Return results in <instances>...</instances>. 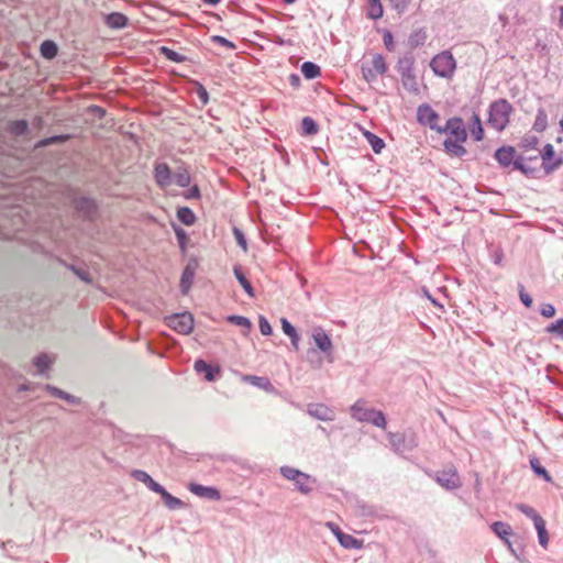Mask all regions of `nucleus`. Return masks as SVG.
Segmentation results:
<instances>
[{
    "label": "nucleus",
    "instance_id": "1",
    "mask_svg": "<svg viewBox=\"0 0 563 563\" xmlns=\"http://www.w3.org/2000/svg\"><path fill=\"white\" fill-rule=\"evenodd\" d=\"M442 133L446 134L443 146L448 154L461 157L466 153L464 143L466 142L467 133L462 119H449L445 126L442 128Z\"/></svg>",
    "mask_w": 563,
    "mask_h": 563
},
{
    "label": "nucleus",
    "instance_id": "2",
    "mask_svg": "<svg viewBox=\"0 0 563 563\" xmlns=\"http://www.w3.org/2000/svg\"><path fill=\"white\" fill-rule=\"evenodd\" d=\"M512 106L506 99H499L490 104L488 124L496 131H503L510 121Z\"/></svg>",
    "mask_w": 563,
    "mask_h": 563
},
{
    "label": "nucleus",
    "instance_id": "3",
    "mask_svg": "<svg viewBox=\"0 0 563 563\" xmlns=\"http://www.w3.org/2000/svg\"><path fill=\"white\" fill-rule=\"evenodd\" d=\"M426 474L446 490H455L462 486L461 477L454 465L435 472L427 470Z\"/></svg>",
    "mask_w": 563,
    "mask_h": 563
},
{
    "label": "nucleus",
    "instance_id": "4",
    "mask_svg": "<svg viewBox=\"0 0 563 563\" xmlns=\"http://www.w3.org/2000/svg\"><path fill=\"white\" fill-rule=\"evenodd\" d=\"M279 473L284 478L294 482L296 489L302 495L311 493L312 488L308 485L309 482L317 483V479L311 475L288 465L282 466Z\"/></svg>",
    "mask_w": 563,
    "mask_h": 563
},
{
    "label": "nucleus",
    "instance_id": "5",
    "mask_svg": "<svg viewBox=\"0 0 563 563\" xmlns=\"http://www.w3.org/2000/svg\"><path fill=\"white\" fill-rule=\"evenodd\" d=\"M387 70L385 58L380 54H371L362 64L363 78L367 82L376 80Z\"/></svg>",
    "mask_w": 563,
    "mask_h": 563
},
{
    "label": "nucleus",
    "instance_id": "6",
    "mask_svg": "<svg viewBox=\"0 0 563 563\" xmlns=\"http://www.w3.org/2000/svg\"><path fill=\"white\" fill-rule=\"evenodd\" d=\"M388 441L395 452H411L418 446L417 434L411 430L389 432Z\"/></svg>",
    "mask_w": 563,
    "mask_h": 563
},
{
    "label": "nucleus",
    "instance_id": "7",
    "mask_svg": "<svg viewBox=\"0 0 563 563\" xmlns=\"http://www.w3.org/2000/svg\"><path fill=\"white\" fill-rule=\"evenodd\" d=\"M430 67L435 75L450 78L454 74L456 62L450 52H442L432 58Z\"/></svg>",
    "mask_w": 563,
    "mask_h": 563
},
{
    "label": "nucleus",
    "instance_id": "8",
    "mask_svg": "<svg viewBox=\"0 0 563 563\" xmlns=\"http://www.w3.org/2000/svg\"><path fill=\"white\" fill-rule=\"evenodd\" d=\"M417 120L420 124L429 126L431 130L442 134L440 115L429 104H421L418 107Z\"/></svg>",
    "mask_w": 563,
    "mask_h": 563
},
{
    "label": "nucleus",
    "instance_id": "9",
    "mask_svg": "<svg viewBox=\"0 0 563 563\" xmlns=\"http://www.w3.org/2000/svg\"><path fill=\"white\" fill-rule=\"evenodd\" d=\"M194 368L197 374L202 375L205 380L209 383L217 382L221 378V366L219 364L198 358L195 361Z\"/></svg>",
    "mask_w": 563,
    "mask_h": 563
},
{
    "label": "nucleus",
    "instance_id": "10",
    "mask_svg": "<svg viewBox=\"0 0 563 563\" xmlns=\"http://www.w3.org/2000/svg\"><path fill=\"white\" fill-rule=\"evenodd\" d=\"M167 325L181 334H188L194 329V318L189 312L177 313L167 318Z\"/></svg>",
    "mask_w": 563,
    "mask_h": 563
},
{
    "label": "nucleus",
    "instance_id": "11",
    "mask_svg": "<svg viewBox=\"0 0 563 563\" xmlns=\"http://www.w3.org/2000/svg\"><path fill=\"white\" fill-rule=\"evenodd\" d=\"M241 382L245 384H250L258 389H262L271 395H278L277 388L272 384L268 377L266 376H256L250 374H241L238 373Z\"/></svg>",
    "mask_w": 563,
    "mask_h": 563
},
{
    "label": "nucleus",
    "instance_id": "12",
    "mask_svg": "<svg viewBox=\"0 0 563 563\" xmlns=\"http://www.w3.org/2000/svg\"><path fill=\"white\" fill-rule=\"evenodd\" d=\"M188 490L200 498L208 500H220L221 492L216 486H205L196 482H191L187 486Z\"/></svg>",
    "mask_w": 563,
    "mask_h": 563
},
{
    "label": "nucleus",
    "instance_id": "13",
    "mask_svg": "<svg viewBox=\"0 0 563 563\" xmlns=\"http://www.w3.org/2000/svg\"><path fill=\"white\" fill-rule=\"evenodd\" d=\"M307 413L312 418L320 421H333L335 412L333 409L324 404H309L307 406Z\"/></svg>",
    "mask_w": 563,
    "mask_h": 563
},
{
    "label": "nucleus",
    "instance_id": "14",
    "mask_svg": "<svg viewBox=\"0 0 563 563\" xmlns=\"http://www.w3.org/2000/svg\"><path fill=\"white\" fill-rule=\"evenodd\" d=\"M43 389L45 391H47L51 396L55 397V398H58V399H62V400H65L67 401L69 405H73V406H80L82 404V400L80 397H77L75 395H71L54 385H51V384H45L43 385Z\"/></svg>",
    "mask_w": 563,
    "mask_h": 563
},
{
    "label": "nucleus",
    "instance_id": "15",
    "mask_svg": "<svg viewBox=\"0 0 563 563\" xmlns=\"http://www.w3.org/2000/svg\"><path fill=\"white\" fill-rule=\"evenodd\" d=\"M131 477L135 481L143 483L150 490L159 494L164 486L158 482L154 481L153 477L143 470H133L131 472Z\"/></svg>",
    "mask_w": 563,
    "mask_h": 563
},
{
    "label": "nucleus",
    "instance_id": "16",
    "mask_svg": "<svg viewBox=\"0 0 563 563\" xmlns=\"http://www.w3.org/2000/svg\"><path fill=\"white\" fill-rule=\"evenodd\" d=\"M311 336L316 346L321 351L327 352L332 347L331 339L322 328L314 327L311 331Z\"/></svg>",
    "mask_w": 563,
    "mask_h": 563
},
{
    "label": "nucleus",
    "instance_id": "17",
    "mask_svg": "<svg viewBox=\"0 0 563 563\" xmlns=\"http://www.w3.org/2000/svg\"><path fill=\"white\" fill-rule=\"evenodd\" d=\"M365 402L364 399H358L350 408L352 418L360 422H368L373 410V408H365Z\"/></svg>",
    "mask_w": 563,
    "mask_h": 563
},
{
    "label": "nucleus",
    "instance_id": "18",
    "mask_svg": "<svg viewBox=\"0 0 563 563\" xmlns=\"http://www.w3.org/2000/svg\"><path fill=\"white\" fill-rule=\"evenodd\" d=\"M490 529L504 543H508V539L515 536L511 526L504 521H494Z\"/></svg>",
    "mask_w": 563,
    "mask_h": 563
},
{
    "label": "nucleus",
    "instance_id": "19",
    "mask_svg": "<svg viewBox=\"0 0 563 563\" xmlns=\"http://www.w3.org/2000/svg\"><path fill=\"white\" fill-rule=\"evenodd\" d=\"M529 465L532 471V473L539 477L542 478L547 483H552L553 478L549 471L541 464L539 457L536 455L529 456Z\"/></svg>",
    "mask_w": 563,
    "mask_h": 563
},
{
    "label": "nucleus",
    "instance_id": "20",
    "mask_svg": "<svg viewBox=\"0 0 563 563\" xmlns=\"http://www.w3.org/2000/svg\"><path fill=\"white\" fill-rule=\"evenodd\" d=\"M553 157H554V148L551 144H547L542 152L543 168L547 174L552 173L562 163V161L560 158L556 159L555 162L551 163Z\"/></svg>",
    "mask_w": 563,
    "mask_h": 563
},
{
    "label": "nucleus",
    "instance_id": "21",
    "mask_svg": "<svg viewBox=\"0 0 563 563\" xmlns=\"http://www.w3.org/2000/svg\"><path fill=\"white\" fill-rule=\"evenodd\" d=\"M154 178L156 184L164 188L170 184V169L167 164H157L154 168Z\"/></svg>",
    "mask_w": 563,
    "mask_h": 563
},
{
    "label": "nucleus",
    "instance_id": "22",
    "mask_svg": "<svg viewBox=\"0 0 563 563\" xmlns=\"http://www.w3.org/2000/svg\"><path fill=\"white\" fill-rule=\"evenodd\" d=\"M32 363L36 367L38 375H46L55 363V357H51L49 354H37V356L33 358Z\"/></svg>",
    "mask_w": 563,
    "mask_h": 563
},
{
    "label": "nucleus",
    "instance_id": "23",
    "mask_svg": "<svg viewBox=\"0 0 563 563\" xmlns=\"http://www.w3.org/2000/svg\"><path fill=\"white\" fill-rule=\"evenodd\" d=\"M516 150L512 146H503L495 153V158L503 166H509L515 158Z\"/></svg>",
    "mask_w": 563,
    "mask_h": 563
},
{
    "label": "nucleus",
    "instance_id": "24",
    "mask_svg": "<svg viewBox=\"0 0 563 563\" xmlns=\"http://www.w3.org/2000/svg\"><path fill=\"white\" fill-rule=\"evenodd\" d=\"M339 544L349 550H361L364 548V540L357 539L349 533H343V536H340V540L338 541Z\"/></svg>",
    "mask_w": 563,
    "mask_h": 563
},
{
    "label": "nucleus",
    "instance_id": "25",
    "mask_svg": "<svg viewBox=\"0 0 563 563\" xmlns=\"http://www.w3.org/2000/svg\"><path fill=\"white\" fill-rule=\"evenodd\" d=\"M128 18L120 12H113L106 16V24L110 29H123L128 25Z\"/></svg>",
    "mask_w": 563,
    "mask_h": 563
},
{
    "label": "nucleus",
    "instance_id": "26",
    "mask_svg": "<svg viewBox=\"0 0 563 563\" xmlns=\"http://www.w3.org/2000/svg\"><path fill=\"white\" fill-rule=\"evenodd\" d=\"M158 495L162 497V500L164 501L165 506L170 510L186 507V504L181 499L173 496L170 493L167 492L165 487Z\"/></svg>",
    "mask_w": 563,
    "mask_h": 563
},
{
    "label": "nucleus",
    "instance_id": "27",
    "mask_svg": "<svg viewBox=\"0 0 563 563\" xmlns=\"http://www.w3.org/2000/svg\"><path fill=\"white\" fill-rule=\"evenodd\" d=\"M533 525L537 530L539 544L543 549H547V547L549 544V532L547 529L545 520L543 518H540L539 520H536V522Z\"/></svg>",
    "mask_w": 563,
    "mask_h": 563
},
{
    "label": "nucleus",
    "instance_id": "28",
    "mask_svg": "<svg viewBox=\"0 0 563 563\" xmlns=\"http://www.w3.org/2000/svg\"><path fill=\"white\" fill-rule=\"evenodd\" d=\"M515 540L512 541L511 538L508 539V543H504L507 549L510 551V553L520 562H523V559L520 558V554L523 552V545L520 542L521 538L515 533L512 536Z\"/></svg>",
    "mask_w": 563,
    "mask_h": 563
},
{
    "label": "nucleus",
    "instance_id": "29",
    "mask_svg": "<svg viewBox=\"0 0 563 563\" xmlns=\"http://www.w3.org/2000/svg\"><path fill=\"white\" fill-rule=\"evenodd\" d=\"M356 515L360 517H372L376 515V508L362 499L355 500Z\"/></svg>",
    "mask_w": 563,
    "mask_h": 563
},
{
    "label": "nucleus",
    "instance_id": "30",
    "mask_svg": "<svg viewBox=\"0 0 563 563\" xmlns=\"http://www.w3.org/2000/svg\"><path fill=\"white\" fill-rule=\"evenodd\" d=\"M470 132L475 141H482L484 137V130L479 115L474 113L472 117V124L470 125Z\"/></svg>",
    "mask_w": 563,
    "mask_h": 563
},
{
    "label": "nucleus",
    "instance_id": "31",
    "mask_svg": "<svg viewBox=\"0 0 563 563\" xmlns=\"http://www.w3.org/2000/svg\"><path fill=\"white\" fill-rule=\"evenodd\" d=\"M282 328H283V331L285 332V334H287L290 338L291 344H292L294 349L298 350V347H299L298 346L299 336L297 334L296 329L285 318L282 319Z\"/></svg>",
    "mask_w": 563,
    "mask_h": 563
},
{
    "label": "nucleus",
    "instance_id": "32",
    "mask_svg": "<svg viewBox=\"0 0 563 563\" xmlns=\"http://www.w3.org/2000/svg\"><path fill=\"white\" fill-rule=\"evenodd\" d=\"M177 218L185 225H191L196 221L195 213L187 207H183L177 210Z\"/></svg>",
    "mask_w": 563,
    "mask_h": 563
},
{
    "label": "nucleus",
    "instance_id": "33",
    "mask_svg": "<svg viewBox=\"0 0 563 563\" xmlns=\"http://www.w3.org/2000/svg\"><path fill=\"white\" fill-rule=\"evenodd\" d=\"M301 73L307 79H313L320 75V67L311 62L301 65Z\"/></svg>",
    "mask_w": 563,
    "mask_h": 563
},
{
    "label": "nucleus",
    "instance_id": "34",
    "mask_svg": "<svg viewBox=\"0 0 563 563\" xmlns=\"http://www.w3.org/2000/svg\"><path fill=\"white\" fill-rule=\"evenodd\" d=\"M367 142L369 143V145L372 146V150L376 153V154H379L382 152V150L385 147V142L377 135L366 131L364 133Z\"/></svg>",
    "mask_w": 563,
    "mask_h": 563
},
{
    "label": "nucleus",
    "instance_id": "35",
    "mask_svg": "<svg viewBox=\"0 0 563 563\" xmlns=\"http://www.w3.org/2000/svg\"><path fill=\"white\" fill-rule=\"evenodd\" d=\"M233 271H234V275H235L236 279L239 280L240 285L243 287L244 291L250 297H254L253 287H252L251 283L246 279V277L244 276V274L242 273L240 267L235 266Z\"/></svg>",
    "mask_w": 563,
    "mask_h": 563
},
{
    "label": "nucleus",
    "instance_id": "36",
    "mask_svg": "<svg viewBox=\"0 0 563 563\" xmlns=\"http://www.w3.org/2000/svg\"><path fill=\"white\" fill-rule=\"evenodd\" d=\"M40 51L43 57L52 59L57 55V45L52 41H44Z\"/></svg>",
    "mask_w": 563,
    "mask_h": 563
},
{
    "label": "nucleus",
    "instance_id": "37",
    "mask_svg": "<svg viewBox=\"0 0 563 563\" xmlns=\"http://www.w3.org/2000/svg\"><path fill=\"white\" fill-rule=\"evenodd\" d=\"M368 2V16L373 20L383 16V7L379 0H367Z\"/></svg>",
    "mask_w": 563,
    "mask_h": 563
},
{
    "label": "nucleus",
    "instance_id": "38",
    "mask_svg": "<svg viewBox=\"0 0 563 563\" xmlns=\"http://www.w3.org/2000/svg\"><path fill=\"white\" fill-rule=\"evenodd\" d=\"M368 422L378 428H385L387 424L386 416L383 411L373 408Z\"/></svg>",
    "mask_w": 563,
    "mask_h": 563
},
{
    "label": "nucleus",
    "instance_id": "39",
    "mask_svg": "<svg viewBox=\"0 0 563 563\" xmlns=\"http://www.w3.org/2000/svg\"><path fill=\"white\" fill-rule=\"evenodd\" d=\"M174 181L179 186V187H187L189 186L190 184V175L188 173L187 169L185 168H181V169H178L174 176Z\"/></svg>",
    "mask_w": 563,
    "mask_h": 563
},
{
    "label": "nucleus",
    "instance_id": "40",
    "mask_svg": "<svg viewBox=\"0 0 563 563\" xmlns=\"http://www.w3.org/2000/svg\"><path fill=\"white\" fill-rule=\"evenodd\" d=\"M517 509L523 514L525 516H527L528 518H530L533 523L536 522V520H539L540 518H542L531 506L529 505H526V504H519L517 505Z\"/></svg>",
    "mask_w": 563,
    "mask_h": 563
},
{
    "label": "nucleus",
    "instance_id": "41",
    "mask_svg": "<svg viewBox=\"0 0 563 563\" xmlns=\"http://www.w3.org/2000/svg\"><path fill=\"white\" fill-rule=\"evenodd\" d=\"M547 332L555 335L556 338L563 339V319H559L555 322L548 325Z\"/></svg>",
    "mask_w": 563,
    "mask_h": 563
},
{
    "label": "nucleus",
    "instance_id": "42",
    "mask_svg": "<svg viewBox=\"0 0 563 563\" xmlns=\"http://www.w3.org/2000/svg\"><path fill=\"white\" fill-rule=\"evenodd\" d=\"M302 129L308 135H313L318 132L316 122L309 117L302 119Z\"/></svg>",
    "mask_w": 563,
    "mask_h": 563
},
{
    "label": "nucleus",
    "instance_id": "43",
    "mask_svg": "<svg viewBox=\"0 0 563 563\" xmlns=\"http://www.w3.org/2000/svg\"><path fill=\"white\" fill-rule=\"evenodd\" d=\"M192 276H194V273L187 267L184 271L181 280H180V287L183 289V292L186 294L188 291L190 284H191Z\"/></svg>",
    "mask_w": 563,
    "mask_h": 563
},
{
    "label": "nucleus",
    "instance_id": "44",
    "mask_svg": "<svg viewBox=\"0 0 563 563\" xmlns=\"http://www.w3.org/2000/svg\"><path fill=\"white\" fill-rule=\"evenodd\" d=\"M43 385L44 384H41V383H32V382L25 380L23 384L18 386L16 391L18 393L34 391V390L40 389V388L43 389Z\"/></svg>",
    "mask_w": 563,
    "mask_h": 563
},
{
    "label": "nucleus",
    "instance_id": "45",
    "mask_svg": "<svg viewBox=\"0 0 563 563\" xmlns=\"http://www.w3.org/2000/svg\"><path fill=\"white\" fill-rule=\"evenodd\" d=\"M11 131L15 135H22L27 131V123L26 121H14L11 123Z\"/></svg>",
    "mask_w": 563,
    "mask_h": 563
},
{
    "label": "nucleus",
    "instance_id": "46",
    "mask_svg": "<svg viewBox=\"0 0 563 563\" xmlns=\"http://www.w3.org/2000/svg\"><path fill=\"white\" fill-rule=\"evenodd\" d=\"M323 354H307V362L311 368H320L323 363Z\"/></svg>",
    "mask_w": 563,
    "mask_h": 563
},
{
    "label": "nucleus",
    "instance_id": "47",
    "mask_svg": "<svg viewBox=\"0 0 563 563\" xmlns=\"http://www.w3.org/2000/svg\"><path fill=\"white\" fill-rule=\"evenodd\" d=\"M519 297L521 302L527 307L530 308L532 306V298L531 296L525 290V287L522 285H519Z\"/></svg>",
    "mask_w": 563,
    "mask_h": 563
},
{
    "label": "nucleus",
    "instance_id": "48",
    "mask_svg": "<svg viewBox=\"0 0 563 563\" xmlns=\"http://www.w3.org/2000/svg\"><path fill=\"white\" fill-rule=\"evenodd\" d=\"M229 321L234 323V324H236V325L243 327V328H250L251 327V322L245 317L231 316V317H229Z\"/></svg>",
    "mask_w": 563,
    "mask_h": 563
},
{
    "label": "nucleus",
    "instance_id": "49",
    "mask_svg": "<svg viewBox=\"0 0 563 563\" xmlns=\"http://www.w3.org/2000/svg\"><path fill=\"white\" fill-rule=\"evenodd\" d=\"M79 208L80 209H86V214L88 217H90L95 210H96V206L93 203V201L89 200V199H82L80 202H79Z\"/></svg>",
    "mask_w": 563,
    "mask_h": 563
},
{
    "label": "nucleus",
    "instance_id": "50",
    "mask_svg": "<svg viewBox=\"0 0 563 563\" xmlns=\"http://www.w3.org/2000/svg\"><path fill=\"white\" fill-rule=\"evenodd\" d=\"M391 7L402 13L409 5L410 0H389Z\"/></svg>",
    "mask_w": 563,
    "mask_h": 563
},
{
    "label": "nucleus",
    "instance_id": "51",
    "mask_svg": "<svg viewBox=\"0 0 563 563\" xmlns=\"http://www.w3.org/2000/svg\"><path fill=\"white\" fill-rule=\"evenodd\" d=\"M540 312L544 318H552L555 316V308L551 303H544L541 306Z\"/></svg>",
    "mask_w": 563,
    "mask_h": 563
},
{
    "label": "nucleus",
    "instance_id": "52",
    "mask_svg": "<svg viewBox=\"0 0 563 563\" xmlns=\"http://www.w3.org/2000/svg\"><path fill=\"white\" fill-rule=\"evenodd\" d=\"M233 234H234V238H235L238 244L243 249V251H246L247 250V244H246V240H245L244 234L242 233V231L235 228L233 230Z\"/></svg>",
    "mask_w": 563,
    "mask_h": 563
},
{
    "label": "nucleus",
    "instance_id": "53",
    "mask_svg": "<svg viewBox=\"0 0 563 563\" xmlns=\"http://www.w3.org/2000/svg\"><path fill=\"white\" fill-rule=\"evenodd\" d=\"M260 330L264 335H269L272 333V327L264 317H260Z\"/></svg>",
    "mask_w": 563,
    "mask_h": 563
},
{
    "label": "nucleus",
    "instance_id": "54",
    "mask_svg": "<svg viewBox=\"0 0 563 563\" xmlns=\"http://www.w3.org/2000/svg\"><path fill=\"white\" fill-rule=\"evenodd\" d=\"M325 526L330 529V531L334 534V537L339 541L340 540V536H343V533H344L341 530V528L336 523H334L332 521L327 522Z\"/></svg>",
    "mask_w": 563,
    "mask_h": 563
},
{
    "label": "nucleus",
    "instance_id": "55",
    "mask_svg": "<svg viewBox=\"0 0 563 563\" xmlns=\"http://www.w3.org/2000/svg\"><path fill=\"white\" fill-rule=\"evenodd\" d=\"M538 144V139L536 136H529V137H525L523 139V142H522V145L525 148H536Z\"/></svg>",
    "mask_w": 563,
    "mask_h": 563
},
{
    "label": "nucleus",
    "instance_id": "56",
    "mask_svg": "<svg viewBox=\"0 0 563 563\" xmlns=\"http://www.w3.org/2000/svg\"><path fill=\"white\" fill-rule=\"evenodd\" d=\"M162 51L168 59H170L173 62H180V57H179L178 53H176L167 47H163Z\"/></svg>",
    "mask_w": 563,
    "mask_h": 563
},
{
    "label": "nucleus",
    "instance_id": "57",
    "mask_svg": "<svg viewBox=\"0 0 563 563\" xmlns=\"http://www.w3.org/2000/svg\"><path fill=\"white\" fill-rule=\"evenodd\" d=\"M114 438L118 439V440H121L123 442H128V440L132 437L131 434L129 433H125L123 430L121 429H117L113 433Z\"/></svg>",
    "mask_w": 563,
    "mask_h": 563
},
{
    "label": "nucleus",
    "instance_id": "58",
    "mask_svg": "<svg viewBox=\"0 0 563 563\" xmlns=\"http://www.w3.org/2000/svg\"><path fill=\"white\" fill-rule=\"evenodd\" d=\"M198 96L205 104L208 102V92L202 86L198 88Z\"/></svg>",
    "mask_w": 563,
    "mask_h": 563
},
{
    "label": "nucleus",
    "instance_id": "59",
    "mask_svg": "<svg viewBox=\"0 0 563 563\" xmlns=\"http://www.w3.org/2000/svg\"><path fill=\"white\" fill-rule=\"evenodd\" d=\"M384 44L388 49H393L394 43H393V36L390 33L385 34L384 36Z\"/></svg>",
    "mask_w": 563,
    "mask_h": 563
},
{
    "label": "nucleus",
    "instance_id": "60",
    "mask_svg": "<svg viewBox=\"0 0 563 563\" xmlns=\"http://www.w3.org/2000/svg\"><path fill=\"white\" fill-rule=\"evenodd\" d=\"M200 197V191H199V188L197 186H194L188 195L186 196V198H199Z\"/></svg>",
    "mask_w": 563,
    "mask_h": 563
},
{
    "label": "nucleus",
    "instance_id": "61",
    "mask_svg": "<svg viewBox=\"0 0 563 563\" xmlns=\"http://www.w3.org/2000/svg\"><path fill=\"white\" fill-rule=\"evenodd\" d=\"M559 13L558 26L563 29V5L560 7Z\"/></svg>",
    "mask_w": 563,
    "mask_h": 563
},
{
    "label": "nucleus",
    "instance_id": "62",
    "mask_svg": "<svg viewBox=\"0 0 563 563\" xmlns=\"http://www.w3.org/2000/svg\"><path fill=\"white\" fill-rule=\"evenodd\" d=\"M553 416L555 417V419L560 420L561 422H563V412L559 411V410H554L553 411Z\"/></svg>",
    "mask_w": 563,
    "mask_h": 563
},
{
    "label": "nucleus",
    "instance_id": "63",
    "mask_svg": "<svg viewBox=\"0 0 563 563\" xmlns=\"http://www.w3.org/2000/svg\"><path fill=\"white\" fill-rule=\"evenodd\" d=\"M324 355H325V357H327V361H328L329 363H332V362H334V357H333V354H331V353H328V354H324Z\"/></svg>",
    "mask_w": 563,
    "mask_h": 563
},
{
    "label": "nucleus",
    "instance_id": "64",
    "mask_svg": "<svg viewBox=\"0 0 563 563\" xmlns=\"http://www.w3.org/2000/svg\"><path fill=\"white\" fill-rule=\"evenodd\" d=\"M176 233H177V236H178L179 239H185V233H184V231H183V230H178V231H176Z\"/></svg>",
    "mask_w": 563,
    "mask_h": 563
}]
</instances>
